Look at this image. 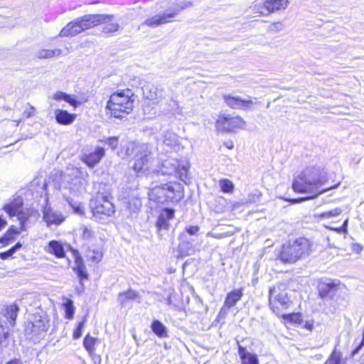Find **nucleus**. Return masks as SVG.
Returning <instances> with one entry per match:
<instances>
[{"label":"nucleus","instance_id":"9","mask_svg":"<svg viewBox=\"0 0 364 364\" xmlns=\"http://www.w3.org/2000/svg\"><path fill=\"white\" fill-rule=\"evenodd\" d=\"M81 171L75 167H68L63 174L61 175L62 186L65 189H69L70 193L75 195L80 191L82 186Z\"/></svg>","mask_w":364,"mask_h":364},{"label":"nucleus","instance_id":"29","mask_svg":"<svg viewBox=\"0 0 364 364\" xmlns=\"http://www.w3.org/2000/svg\"><path fill=\"white\" fill-rule=\"evenodd\" d=\"M53 99L56 101L63 100L69 103L71 106L76 108L80 105V102L77 101L74 95H68L62 91H58L53 95Z\"/></svg>","mask_w":364,"mask_h":364},{"label":"nucleus","instance_id":"39","mask_svg":"<svg viewBox=\"0 0 364 364\" xmlns=\"http://www.w3.org/2000/svg\"><path fill=\"white\" fill-rule=\"evenodd\" d=\"M102 256V252L100 249L89 250L87 253V259L96 263L101 261Z\"/></svg>","mask_w":364,"mask_h":364},{"label":"nucleus","instance_id":"42","mask_svg":"<svg viewBox=\"0 0 364 364\" xmlns=\"http://www.w3.org/2000/svg\"><path fill=\"white\" fill-rule=\"evenodd\" d=\"M85 322H86L85 317L81 321L78 322V323L73 333V338L74 340H77L82 336V331H83L84 326L85 325Z\"/></svg>","mask_w":364,"mask_h":364},{"label":"nucleus","instance_id":"50","mask_svg":"<svg viewBox=\"0 0 364 364\" xmlns=\"http://www.w3.org/2000/svg\"><path fill=\"white\" fill-rule=\"evenodd\" d=\"M191 2H184V3H182V4L176 6L169 8L168 10L178 9V11H177V14H178L181 11L191 6Z\"/></svg>","mask_w":364,"mask_h":364},{"label":"nucleus","instance_id":"63","mask_svg":"<svg viewBox=\"0 0 364 364\" xmlns=\"http://www.w3.org/2000/svg\"><path fill=\"white\" fill-rule=\"evenodd\" d=\"M259 269V265L257 263L254 264V270H255V275L257 274Z\"/></svg>","mask_w":364,"mask_h":364},{"label":"nucleus","instance_id":"4","mask_svg":"<svg viewBox=\"0 0 364 364\" xmlns=\"http://www.w3.org/2000/svg\"><path fill=\"white\" fill-rule=\"evenodd\" d=\"M133 94L130 90L113 93L107 102L106 109L110 115L119 119L124 118L134 107Z\"/></svg>","mask_w":364,"mask_h":364},{"label":"nucleus","instance_id":"55","mask_svg":"<svg viewBox=\"0 0 364 364\" xmlns=\"http://www.w3.org/2000/svg\"><path fill=\"white\" fill-rule=\"evenodd\" d=\"M228 309H228L227 307L223 306L219 312L218 317L225 318L226 316V315L228 314Z\"/></svg>","mask_w":364,"mask_h":364},{"label":"nucleus","instance_id":"32","mask_svg":"<svg viewBox=\"0 0 364 364\" xmlns=\"http://www.w3.org/2000/svg\"><path fill=\"white\" fill-rule=\"evenodd\" d=\"M21 231L20 228L11 226L4 236L0 237V243L8 244L10 241H13L15 239V236Z\"/></svg>","mask_w":364,"mask_h":364},{"label":"nucleus","instance_id":"21","mask_svg":"<svg viewBox=\"0 0 364 364\" xmlns=\"http://www.w3.org/2000/svg\"><path fill=\"white\" fill-rule=\"evenodd\" d=\"M54 113L56 122L62 125H70L76 118L75 114H71L65 109H56Z\"/></svg>","mask_w":364,"mask_h":364},{"label":"nucleus","instance_id":"56","mask_svg":"<svg viewBox=\"0 0 364 364\" xmlns=\"http://www.w3.org/2000/svg\"><path fill=\"white\" fill-rule=\"evenodd\" d=\"M10 257H11V252H9V250H7L6 252H0V258L1 259H7Z\"/></svg>","mask_w":364,"mask_h":364},{"label":"nucleus","instance_id":"35","mask_svg":"<svg viewBox=\"0 0 364 364\" xmlns=\"http://www.w3.org/2000/svg\"><path fill=\"white\" fill-rule=\"evenodd\" d=\"M97 339L91 336L89 333L87 334L83 339V347L87 351L89 355H92L95 352V346Z\"/></svg>","mask_w":364,"mask_h":364},{"label":"nucleus","instance_id":"2","mask_svg":"<svg viewBox=\"0 0 364 364\" xmlns=\"http://www.w3.org/2000/svg\"><path fill=\"white\" fill-rule=\"evenodd\" d=\"M112 15L87 14L68 23L60 32V36H75L81 32L112 21Z\"/></svg>","mask_w":364,"mask_h":364},{"label":"nucleus","instance_id":"48","mask_svg":"<svg viewBox=\"0 0 364 364\" xmlns=\"http://www.w3.org/2000/svg\"><path fill=\"white\" fill-rule=\"evenodd\" d=\"M106 143L112 149H115L118 146V137H109L106 140Z\"/></svg>","mask_w":364,"mask_h":364},{"label":"nucleus","instance_id":"53","mask_svg":"<svg viewBox=\"0 0 364 364\" xmlns=\"http://www.w3.org/2000/svg\"><path fill=\"white\" fill-rule=\"evenodd\" d=\"M93 360L94 364H101V356L95 354L94 352L90 355Z\"/></svg>","mask_w":364,"mask_h":364},{"label":"nucleus","instance_id":"23","mask_svg":"<svg viewBox=\"0 0 364 364\" xmlns=\"http://www.w3.org/2000/svg\"><path fill=\"white\" fill-rule=\"evenodd\" d=\"M46 252L53 255L57 258H64L65 257V248L61 242L58 240H51L48 246L45 247Z\"/></svg>","mask_w":364,"mask_h":364},{"label":"nucleus","instance_id":"59","mask_svg":"<svg viewBox=\"0 0 364 364\" xmlns=\"http://www.w3.org/2000/svg\"><path fill=\"white\" fill-rule=\"evenodd\" d=\"M304 328L307 330L311 331L313 329V324L309 322H306L304 325Z\"/></svg>","mask_w":364,"mask_h":364},{"label":"nucleus","instance_id":"11","mask_svg":"<svg viewBox=\"0 0 364 364\" xmlns=\"http://www.w3.org/2000/svg\"><path fill=\"white\" fill-rule=\"evenodd\" d=\"M245 124L244 119L240 116H220L216 121V127L219 131L232 132L237 128H242Z\"/></svg>","mask_w":364,"mask_h":364},{"label":"nucleus","instance_id":"7","mask_svg":"<svg viewBox=\"0 0 364 364\" xmlns=\"http://www.w3.org/2000/svg\"><path fill=\"white\" fill-rule=\"evenodd\" d=\"M189 168V163L186 159H167L162 162L159 169L155 171L162 175H175L181 181H185Z\"/></svg>","mask_w":364,"mask_h":364},{"label":"nucleus","instance_id":"31","mask_svg":"<svg viewBox=\"0 0 364 364\" xmlns=\"http://www.w3.org/2000/svg\"><path fill=\"white\" fill-rule=\"evenodd\" d=\"M63 309L65 312V318L71 320L74 318L75 307L73 301L70 298H66V300L63 304Z\"/></svg>","mask_w":364,"mask_h":364},{"label":"nucleus","instance_id":"25","mask_svg":"<svg viewBox=\"0 0 364 364\" xmlns=\"http://www.w3.org/2000/svg\"><path fill=\"white\" fill-rule=\"evenodd\" d=\"M19 307L16 304L8 305L4 309V316L11 326L16 324Z\"/></svg>","mask_w":364,"mask_h":364},{"label":"nucleus","instance_id":"51","mask_svg":"<svg viewBox=\"0 0 364 364\" xmlns=\"http://www.w3.org/2000/svg\"><path fill=\"white\" fill-rule=\"evenodd\" d=\"M199 227L198 225L189 226L186 228V232L190 235H194L199 231Z\"/></svg>","mask_w":364,"mask_h":364},{"label":"nucleus","instance_id":"49","mask_svg":"<svg viewBox=\"0 0 364 364\" xmlns=\"http://www.w3.org/2000/svg\"><path fill=\"white\" fill-rule=\"evenodd\" d=\"M284 28V26L282 22H275L271 25L269 30L272 31H279L283 30Z\"/></svg>","mask_w":364,"mask_h":364},{"label":"nucleus","instance_id":"47","mask_svg":"<svg viewBox=\"0 0 364 364\" xmlns=\"http://www.w3.org/2000/svg\"><path fill=\"white\" fill-rule=\"evenodd\" d=\"M240 299L241 297H226L223 306L228 309H230V307L235 306Z\"/></svg>","mask_w":364,"mask_h":364},{"label":"nucleus","instance_id":"20","mask_svg":"<svg viewBox=\"0 0 364 364\" xmlns=\"http://www.w3.org/2000/svg\"><path fill=\"white\" fill-rule=\"evenodd\" d=\"M43 220L50 227L51 225H59L64 221V218L60 213L49 208L43 211Z\"/></svg>","mask_w":364,"mask_h":364},{"label":"nucleus","instance_id":"54","mask_svg":"<svg viewBox=\"0 0 364 364\" xmlns=\"http://www.w3.org/2000/svg\"><path fill=\"white\" fill-rule=\"evenodd\" d=\"M348 222V219H346V220L344 221V223H343V224L342 227L338 228H336V230L338 232H339V233H341V232H347Z\"/></svg>","mask_w":364,"mask_h":364},{"label":"nucleus","instance_id":"46","mask_svg":"<svg viewBox=\"0 0 364 364\" xmlns=\"http://www.w3.org/2000/svg\"><path fill=\"white\" fill-rule=\"evenodd\" d=\"M9 336V331H6L4 327L2 326H0V346H7Z\"/></svg>","mask_w":364,"mask_h":364},{"label":"nucleus","instance_id":"36","mask_svg":"<svg viewBox=\"0 0 364 364\" xmlns=\"http://www.w3.org/2000/svg\"><path fill=\"white\" fill-rule=\"evenodd\" d=\"M282 318L290 323L301 324L302 323V316L300 313L284 314Z\"/></svg>","mask_w":364,"mask_h":364},{"label":"nucleus","instance_id":"34","mask_svg":"<svg viewBox=\"0 0 364 364\" xmlns=\"http://www.w3.org/2000/svg\"><path fill=\"white\" fill-rule=\"evenodd\" d=\"M81 238L86 242H92L95 238V232L91 227L82 225L80 228Z\"/></svg>","mask_w":364,"mask_h":364},{"label":"nucleus","instance_id":"45","mask_svg":"<svg viewBox=\"0 0 364 364\" xmlns=\"http://www.w3.org/2000/svg\"><path fill=\"white\" fill-rule=\"evenodd\" d=\"M119 28V26L118 23H109L103 27L102 32L105 34H110L117 31Z\"/></svg>","mask_w":364,"mask_h":364},{"label":"nucleus","instance_id":"22","mask_svg":"<svg viewBox=\"0 0 364 364\" xmlns=\"http://www.w3.org/2000/svg\"><path fill=\"white\" fill-rule=\"evenodd\" d=\"M23 205V200L22 198L16 196L10 203L5 204L3 209L10 217H13L22 210Z\"/></svg>","mask_w":364,"mask_h":364},{"label":"nucleus","instance_id":"44","mask_svg":"<svg viewBox=\"0 0 364 364\" xmlns=\"http://www.w3.org/2000/svg\"><path fill=\"white\" fill-rule=\"evenodd\" d=\"M355 346L352 350L350 353V356L354 357L355 355L359 353V352L362 350V348L364 347V328L363 331L362 332V337L359 342L357 343V340L355 341Z\"/></svg>","mask_w":364,"mask_h":364},{"label":"nucleus","instance_id":"33","mask_svg":"<svg viewBox=\"0 0 364 364\" xmlns=\"http://www.w3.org/2000/svg\"><path fill=\"white\" fill-rule=\"evenodd\" d=\"M61 53L62 50L60 49H42L36 53V56L39 59H47L51 58L55 55H60Z\"/></svg>","mask_w":364,"mask_h":364},{"label":"nucleus","instance_id":"19","mask_svg":"<svg viewBox=\"0 0 364 364\" xmlns=\"http://www.w3.org/2000/svg\"><path fill=\"white\" fill-rule=\"evenodd\" d=\"M149 198L158 203H164L167 201L164 184L156 186L149 191Z\"/></svg>","mask_w":364,"mask_h":364},{"label":"nucleus","instance_id":"12","mask_svg":"<svg viewBox=\"0 0 364 364\" xmlns=\"http://www.w3.org/2000/svg\"><path fill=\"white\" fill-rule=\"evenodd\" d=\"M178 11V9H168L163 14H158L152 17L148 18L145 20L144 24L154 28L161 24L171 22L170 18H173L177 14Z\"/></svg>","mask_w":364,"mask_h":364},{"label":"nucleus","instance_id":"61","mask_svg":"<svg viewBox=\"0 0 364 364\" xmlns=\"http://www.w3.org/2000/svg\"><path fill=\"white\" fill-rule=\"evenodd\" d=\"M22 247V245L20 242H17L14 246H13L14 249L16 251L19 250Z\"/></svg>","mask_w":364,"mask_h":364},{"label":"nucleus","instance_id":"16","mask_svg":"<svg viewBox=\"0 0 364 364\" xmlns=\"http://www.w3.org/2000/svg\"><path fill=\"white\" fill-rule=\"evenodd\" d=\"M270 309L279 315L282 311L289 309L291 304L289 297H269Z\"/></svg>","mask_w":364,"mask_h":364},{"label":"nucleus","instance_id":"5","mask_svg":"<svg viewBox=\"0 0 364 364\" xmlns=\"http://www.w3.org/2000/svg\"><path fill=\"white\" fill-rule=\"evenodd\" d=\"M134 158L132 163V168L137 176L148 174L155 172L152 168L154 157L147 144H137L133 147Z\"/></svg>","mask_w":364,"mask_h":364},{"label":"nucleus","instance_id":"15","mask_svg":"<svg viewBox=\"0 0 364 364\" xmlns=\"http://www.w3.org/2000/svg\"><path fill=\"white\" fill-rule=\"evenodd\" d=\"M67 246L68 249L72 252L73 256L75 259V266L73 267L74 272L77 274L81 282L84 279H87V273L85 269V265L80 252L78 250L73 249L70 245H68Z\"/></svg>","mask_w":364,"mask_h":364},{"label":"nucleus","instance_id":"14","mask_svg":"<svg viewBox=\"0 0 364 364\" xmlns=\"http://www.w3.org/2000/svg\"><path fill=\"white\" fill-rule=\"evenodd\" d=\"M224 100L228 106L232 109L248 110L255 103L250 97L243 99L238 96L224 95Z\"/></svg>","mask_w":364,"mask_h":364},{"label":"nucleus","instance_id":"62","mask_svg":"<svg viewBox=\"0 0 364 364\" xmlns=\"http://www.w3.org/2000/svg\"><path fill=\"white\" fill-rule=\"evenodd\" d=\"M119 296H136V294L135 293H132L130 294H127L125 292H121V293L119 294Z\"/></svg>","mask_w":364,"mask_h":364},{"label":"nucleus","instance_id":"38","mask_svg":"<svg viewBox=\"0 0 364 364\" xmlns=\"http://www.w3.org/2000/svg\"><path fill=\"white\" fill-rule=\"evenodd\" d=\"M342 354L340 351L334 349L327 360L323 364H341Z\"/></svg>","mask_w":364,"mask_h":364},{"label":"nucleus","instance_id":"18","mask_svg":"<svg viewBox=\"0 0 364 364\" xmlns=\"http://www.w3.org/2000/svg\"><path fill=\"white\" fill-rule=\"evenodd\" d=\"M105 151L102 147H97L93 152L86 154L82 158V161L88 166L93 167L98 164L105 156Z\"/></svg>","mask_w":364,"mask_h":364},{"label":"nucleus","instance_id":"26","mask_svg":"<svg viewBox=\"0 0 364 364\" xmlns=\"http://www.w3.org/2000/svg\"><path fill=\"white\" fill-rule=\"evenodd\" d=\"M150 328L152 332L160 338H165L168 337V328L159 320L154 319L151 323Z\"/></svg>","mask_w":364,"mask_h":364},{"label":"nucleus","instance_id":"43","mask_svg":"<svg viewBox=\"0 0 364 364\" xmlns=\"http://www.w3.org/2000/svg\"><path fill=\"white\" fill-rule=\"evenodd\" d=\"M355 346L352 350L350 353V356L354 357L355 355L359 353V352L362 350V348L364 347V328L363 331L362 332V337L359 342L357 343V340L355 341Z\"/></svg>","mask_w":364,"mask_h":364},{"label":"nucleus","instance_id":"30","mask_svg":"<svg viewBox=\"0 0 364 364\" xmlns=\"http://www.w3.org/2000/svg\"><path fill=\"white\" fill-rule=\"evenodd\" d=\"M63 198L68 202L70 208L73 210L74 213L80 215L85 214L84 207L80 202L74 200L70 196H67L65 193H63Z\"/></svg>","mask_w":364,"mask_h":364},{"label":"nucleus","instance_id":"57","mask_svg":"<svg viewBox=\"0 0 364 364\" xmlns=\"http://www.w3.org/2000/svg\"><path fill=\"white\" fill-rule=\"evenodd\" d=\"M6 221L0 215V231L6 226Z\"/></svg>","mask_w":364,"mask_h":364},{"label":"nucleus","instance_id":"1","mask_svg":"<svg viewBox=\"0 0 364 364\" xmlns=\"http://www.w3.org/2000/svg\"><path fill=\"white\" fill-rule=\"evenodd\" d=\"M326 181V176L323 169L318 166L306 168L301 174L297 176L292 183L295 192L311 194L306 198H299L291 199L292 203H296L308 199H314L326 191L336 188L338 185L321 189V186Z\"/></svg>","mask_w":364,"mask_h":364},{"label":"nucleus","instance_id":"40","mask_svg":"<svg viewBox=\"0 0 364 364\" xmlns=\"http://www.w3.org/2000/svg\"><path fill=\"white\" fill-rule=\"evenodd\" d=\"M342 212H343V210L341 208H336L331 210L323 212V213L319 214L318 216L321 219L331 218L333 217L338 216L339 215L341 214Z\"/></svg>","mask_w":364,"mask_h":364},{"label":"nucleus","instance_id":"27","mask_svg":"<svg viewBox=\"0 0 364 364\" xmlns=\"http://www.w3.org/2000/svg\"><path fill=\"white\" fill-rule=\"evenodd\" d=\"M189 302V297H186V301L183 297H166L165 303L173 310H183L185 308L186 304Z\"/></svg>","mask_w":364,"mask_h":364},{"label":"nucleus","instance_id":"37","mask_svg":"<svg viewBox=\"0 0 364 364\" xmlns=\"http://www.w3.org/2000/svg\"><path fill=\"white\" fill-rule=\"evenodd\" d=\"M219 186L220 187L221 191L225 193H232L235 188L233 183L229 179L226 178L220 180Z\"/></svg>","mask_w":364,"mask_h":364},{"label":"nucleus","instance_id":"13","mask_svg":"<svg viewBox=\"0 0 364 364\" xmlns=\"http://www.w3.org/2000/svg\"><path fill=\"white\" fill-rule=\"evenodd\" d=\"M168 202H178L183 197V186L178 182L164 183Z\"/></svg>","mask_w":364,"mask_h":364},{"label":"nucleus","instance_id":"6","mask_svg":"<svg viewBox=\"0 0 364 364\" xmlns=\"http://www.w3.org/2000/svg\"><path fill=\"white\" fill-rule=\"evenodd\" d=\"M50 327V320L46 313L35 314L32 318L28 321L25 333L33 341H38L44 338Z\"/></svg>","mask_w":364,"mask_h":364},{"label":"nucleus","instance_id":"10","mask_svg":"<svg viewBox=\"0 0 364 364\" xmlns=\"http://www.w3.org/2000/svg\"><path fill=\"white\" fill-rule=\"evenodd\" d=\"M319 296H333L343 293L346 287L339 280L332 279H321L318 284Z\"/></svg>","mask_w":364,"mask_h":364},{"label":"nucleus","instance_id":"3","mask_svg":"<svg viewBox=\"0 0 364 364\" xmlns=\"http://www.w3.org/2000/svg\"><path fill=\"white\" fill-rule=\"evenodd\" d=\"M312 242L306 237L289 240L282 247L279 258L283 263H294L308 256L311 252Z\"/></svg>","mask_w":364,"mask_h":364},{"label":"nucleus","instance_id":"64","mask_svg":"<svg viewBox=\"0 0 364 364\" xmlns=\"http://www.w3.org/2000/svg\"><path fill=\"white\" fill-rule=\"evenodd\" d=\"M9 252H11V255L12 256L16 252V250L15 249H14V247H12L11 248H10L9 250Z\"/></svg>","mask_w":364,"mask_h":364},{"label":"nucleus","instance_id":"28","mask_svg":"<svg viewBox=\"0 0 364 364\" xmlns=\"http://www.w3.org/2000/svg\"><path fill=\"white\" fill-rule=\"evenodd\" d=\"M288 0H266L264 6L269 12H274L281 9H285L288 6Z\"/></svg>","mask_w":364,"mask_h":364},{"label":"nucleus","instance_id":"8","mask_svg":"<svg viewBox=\"0 0 364 364\" xmlns=\"http://www.w3.org/2000/svg\"><path fill=\"white\" fill-rule=\"evenodd\" d=\"M91 208L94 219L101 223H105L115 212L114 205L109 200L108 196H103L92 201Z\"/></svg>","mask_w":364,"mask_h":364},{"label":"nucleus","instance_id":"41","mask_svg":"<svg viewBox=\"0 0 364 364\" xmlns=\"http://www.w3.org/2000/svg\"><path fill=\"white\" fill-rule=\"evenodd\" d=\"M20 223V229L23 231L26 230V224L30 216L27 212H23L22 210L16 214Z\"/></svg>","mask_w":364,"mask_h":364},{"label":"nucleus","instance_id":"52","mask_svg":"<svg viewBox=\"0 0 364 364\" xmlns=\"http://www.w3.org/2000/svg\"><path fill=\"white\" fill-rule=\"evenodd\" d=\"M35 110V108L33 106L29 105L28 109H26L23 112V116L26 117V118H29L31 116L33 115V112Z\"/></svg>","mask_w":364,"mask_h":364},{"label":"nucleus","instance_id":"17","mask_svg":"<svg viewBox=\"0 0 364 364\" xmlns=\"http://www.w3.org/2000/svg\"><path fill=\"white\" fill-rule=\"evenodd\" d=\"M174 213L175 210L172 208H165L161 212L156 225L159 232L168 229L169 221L173 218Z\"/></svg>","mask_w":364,"mask_h":364},{"label":"nucleus","instance_id":"60","mask_svg":"<svg viewBox=\"0 0 364 364\" xmlns=\"http://www.w3.org/2000/svg\"><path fill=\"white\" fill-rule=\"evenodd\" d=\"M133 297H129V296H127V297H123L122 299H120L119 301V302L123 306V305H125V303L126 301L129 299H132Z\"/></svg>","mask_w":364,"mask_h":364},{"label":"nucleus","instance_id":"58","mask_svg":"<svg viewBox=\"0 0 364 364\" xmlns=\"http://www.w3.org/2000/svg\"><path fill=\"white\" fill-rule=\"evenodd\" d=\"M6 364H22V363L20 360L15 358L9 361Z\"/></svg>","mask_w":364,"mask_h":364},{"label":"nucleus","instance_id":"24","mask_svg":"<svg viewBox=\"0 0 364 364\" xmlns=\"http://www.w3.org/2000/svg\"><path fill=\"white\" fill-rule=\"evenodd\" d=\"M238 355L242 364H259L257 355L249 352L245 347L241 345H238Z\"/></svg>","mask_w":364,"mask_h":364}]
</instances>
